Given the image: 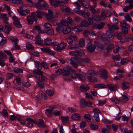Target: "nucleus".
<instances>
[{"label": "nucleus", "instance_id": "obj_1", "mask_svg": "<svg viewBox=\"0 0 133 133\" xmlns=\"http://www.w3.org/2000/svg\"><path fill=\"white\" fill-rule=\"evenodd\" d=\"M34 71V75L36 78L40 81L42 82H46L47 78L43 75L42 72L41 71L42 67H37Z\"/></svg>", "mask_w": 133, "mask_h": 133}, {"label": "nucleus", "instance_id": "obj_2", "mask_svg": "<svg viewBox=\"0 0 133 133\" xmlns=\"http://www.w3.org/2000/svg\"><path fill=\"white\" fill-rule=\"evenodd\" d=\"M34 6L37 9L46 10L48 6L47 3L43 0H39L37 3L35 4Z\"/></svg>", "mask_w": 133, "mask_h": 133}, {"label": "nucleus", "instance_id": "obj_3", "mask_svg": "<svg viewBox=\"0 0 133 133\" xmlns=\"http://www.w3.org/2000/svg\"><path fill=\"white\" fill-rule=\"evenodd\" d=\"M120 25L122 27V33L126 35L128 34V30L130 29V26L127 23L126 21H124L123 22L120 23Z\"/></svg>", "mask_w": 133, "mask_h": 133}, {"label": "nucleus", "instance_id": "obj_4", "mask_svg": "<svg viewBox=\"0 0 133 133\" xmlns=\"http://www.w3.org/2000/svg\"><path fill=\"white\" fill-rule=\"evenodd\" d=\"M48 13L45 14V17L48 21L50 22H52L53 24L55 25H58L59 24L58 22H54L53 19L55 17L53 15L52 11L50 10H48Z\"/></svg>", "mask_w": 133, "mask_h": 133}, {"label": "nucleus", "instance_id": "obj_5", "mask_svg": "<svg viewBox=\"0 0 133 133\" xmlns=\"http://www.w3.org/2000/svg\"><path fill=\"white\" fill-rule=\"evenodd\" d=\"M69 54L71 55L78 57L79 56H83L84 55L85 52L82 50H79L70 51Z\"/></svg>", "mask_w": 133, "mask_h": 133}, {"label": "nucleus", "instance_id": "obj_6", "mask_svg": "<svg viewBox=\"0 0 133 133\" xmlns=\"http://www.w3.org/2000/svg\"><path fill=\"white\" fill-rule=\"evenodd\" d=\"M70 67H65L63 68V71L60 69H59L56 71V74L59 75L62 74L63 75L66 76H68L69 75V72L68 71V70L69 69V68Z\"/></svg>", "mask_w": 133, "mask_h": 133}, {"label": "nucleus", "instance_id": "obj_7", "mask_svg": "<svg viewBox=\"0 0 133 133\" xmlns=\"http://www.w3.org/2000/svg\"><path fill=\"white\" fill-rule=\"evenodd\" d=\"M35 14L34 12L32 13L27 17V21L30 24H32L33 23V19L36 21L37 19L35 16Z\"/></svg>", "mask_w": 133, "mask_h": 133}, {"label": "nucleus", "instance_id": "obj_8", "mask_svg": "<svg viewBox=\"0 0 133 133\" xmlns=\"http://www.w3.org/2000/svg\"><path fill=\"white\" fill-rule=\"evenodd\" d=\"M69 69L68 70V71L69 72V75H71V77L73 79H77L78 77V74L76 73V71L72 68L71 67L69 68Z\"/></svg>", "mask_w": 133, "mask_h": 133}, {"label": "nucleus", "instance_id": "obj_9", "mask_svg": "<svg viewBox=\"0 0 133 133\" xmlns=\"http://www.w3.org/2000/svg\"><path fill=\"white\" fill-rule=\"evenodd\" d=\"M96 46L95 44H92L91 42H89L87 45V51L91 52H93L95 49Z\"/></svg>", "mask_w": 133, "mask_h": 133}, {"label": "nucleus", "instance_id": "obj_10", "mask_svg": "<svg viewBox=\"0 0 133 133\" xmlns=\"http://www.w3.org/2000/svg\"><path fill=\"white\" fill-rule=\"evenodd\" d=\"M25 120L28 122L27 123V127L29 128H31L33 127V123L35 124L37 123V121L36 120H34L32 119L27 118L25 119Z\"/></svg>", "mask_w": 133, "mask_h": 133}, {"label": "nucleus", "instance_id": "obj_11", "mask_svg": "<svg viewBox=\"0 0 133 133\" xmlns=\"http://www.w3.org/2000/svg\"><path fill=\"white\" fill-rule=\"evenodd\" d=\"M99 73L102 78L105 79L108 78V72L106 70L104 69H100L99 71Z\"/></svg>", "mask_w": 133, "mask_h": 133}, {"label": "nucleus", "instance_id": "obj_12", "mask_svg": "<svg viewBox=\"0 0 133 133\" xmlns=\"http://www.w3.org/2000/svg\"><path fill=\"white\" fill-rule=\"evenodd\" d=\"M66 46V43L62 42L59 44L56 48V50L58 52H61L64 50Z\"/></svg>", "mask_w": 133, "mask_h": 133}, {"label": "nucleus", "instance_id": "obj_13", "mask_svg": "<svg viewBox=\"0 0 133 133\" xmlns=\"http://www.w3.org/2000/svg\"><path fill=\"white\" fill-rule=\"evenodd\" d=\"M41 49L42 51L47 52L50 55H53L55 54V52L54 51H51L50 49L48 47L41 48Z\"/></svg>", "mask_w": 133, "mask_h": 133}, {"label": "nucleus", "instance_id": "obj_14", "mask_svg": "<svg viewBox=\"0 0 133 133\" xmlns=\"http://www.w3.org/2000/svg\"><path fill=\"white\" fill-rule=\"evenodd\" d=\"M41 35L39 34H37L36 36V41L35 43L36 44L41 45L43 41L42 39L40 37Z\"/></svg>", "mask_w": 133, "mask_h": 133}, {"label": "nucleus", "instance_id": "obj_15", "mask_svg": "<svg viewBox=\"0 0 133 133\" xmlns=\"http://www.w3.org/2000/svg\"><path fill=\"white\" fill-rule=\"evenodd\" d=\"M12 18L14 21V23L15 25L17 28H21L22 26L20 24V22L16 16H13Z\"/></svg>", "mask_w": 133, "mask_h": 133}, {"label": "nucleus", "instance_id": "obj_16", "mask_svg": "<svg viewBox=\"0 0 133 133\" xmlns=\"http://www.w3.org/2000/svg\"><path fill=\"white\" fill-rule=\"evenodd\" d=\"M114 30H112L109 29L107 31V35L108 38H111L114 37Z\"/></svg>", "mask_w": 133, "mask_h": 133}, {"label": "nucleus", "instance_id": "obj_17", "mask_svg": "<svg viewBox=\"0 0 133 133\" xmlns=\"http://www.w3.org/2000/svg\"><path fill=\"white\" fill-rule=\"evenodd\" d=\"M74 12L80 15H82L83 17H85V15H86L85 14L84 11L80 10H79L78 8H76L74 9Z\"/></svg>", "mask_w": 133, "mask_h": 133}, {"label": "nucleus", "instance_id": "obj_18", "mask_svg": "<svg viewBox=\"0 0 133 133\" xmlns=\"http://www.w3.org/2000/svg\"><path fill=\"white\" fill-rule=\"evenodd\" d=\"M105 24L104 22H101L99 24H96L94 26V28L96 29L101 30L104 27Z\"/></svg>", "mask_w": 133, "mask_h": 133}, {"label": "nucleus", "instance_id": "obj_19", "mask_svg": "<svg viewBox=\"0 0 133 133\" xmlns=\"http://www.w3.org/2000/svg\"><path fill=\"white\" fill-rule=\"evenodd\" d=\"M12 29V27L8 25H5L4 26V31L7 33L8 34H9Z\"/></svg>", "mask_w": 133, "mask_h": 133}, {"label": "nucleus", "instance_id": "obj_20", "mask_svg": "<svg viewBox=\"0 0 133 133\" xmlns=\"http://www.w3.org/2000/svg\"><path fill=\"white\" fill-rule=\"evenodd\" d=\"M17 10L19 14L22 16H25L27 14H29L30 11L28 10H20L17 9Z\"/></svg>", "mask_w": 133, "mask_h": 133}, {"label": "nucleus", "instance_id": "obj_21", "mask_svg": "<svg viewBox=\"0 0 133 133\" xmlns=\"http://www.w3.org/2000/svg\"><path fill=\"white\" fill-rule=\"evenodd\" d=\"M34 63L36 66H48L44 62L40 63L39 61H35Z\"/></svg>", "mask_w": 133, "mask_h": 133}, {"label": "nucleus", "instance_id": "obj_22", "mask_svg": "<svg viewBox=\"0 0 133 133\" xmlns=\"http://www.w3.org/2000/svg\"><path fill=\"white\" fill-rule=\"evenodd\" d=\"M80 116L78 113H75L72 114L71 116V118L73 120H78L80 119Z\"/></svg>", "mask_w": 133, "mask_h": 133}, {"label": "nucleus", "instance_id": "obj_23", "mask_svg": "<svg viewBox=\"0 0 133 133\" xmlns=\"http://www.w3.org/2000/svg\"><path fill=\"white\" fill-rule=\"evenodd\" d=\"M107 27L109 29H110L112 30H114V29L116 30H118L119 28L117 25H116L114 24L111 25L109 24H107Z\"/></svg>", "mask_w": 133, "mask_h": 133}, {"label": "nucleus", "instance_id": "obj_24", "mask_svg": "<svg viewBox=\"0 0 133 133\" xmlns=\"http://www.w3.org/2000/svg\"><path fill=\"white\" fill-rule=\"evenodd\" d=\"M33 29L34 31H38V32L39 34L44 33V31L41 30V27L38 25H37L34 26L33 28Z\"/></svg>", "mask_w": 133, "mask_h": 133}, {"label": "nucleus", "instance_id": "obj_25", "mask_svg": "<svg viewBox=\"0 0 133 133\" xmlns=\"http://www.w3.org/2000/svg\"><path fill=\"white\" fill-rule=\"evenodd\" d=\"M107 86L111 91H114L117 88L116 85L111 84H108L107 85Z\"/></svg>", "mask_w": 133, "mask_h": 133}, {"label": "nucleus", "instance_id": "obj_26", "mask_svg": "<svg viewBox=\"0 0 133 133\" xmlns=\"http://www.w3.org/2000/svg\"><path fill=\"white\" fill-rule=\"evenodd\" d=\"M36 15L38 18L42 17V16L44 14V12L40 10H37L36 12Z\"/></svg>", "mask_w": 133, "mask_h": 133}, {"label": "nucleus", "instance_id": "obj_27", "mask_svg": "<svg viewBox=\"0 0 133 133\" xmlns=\"http://www.w3.org/2000/svg\"><path fill=\"white\" fill-rule=\"evenodd\" d=\"M81 4L85 8H87L89 7V4L84 0H78Z\"/></svg>", "mask_w": 133, "mask_h": 133}, {"label": "nucleus", "instance_id": "obj_28", "mask_svg": "<svg viewBox=\"0 0 133 133\" xmlns=\"http://www.w3.org/2000/svg\"><path fill=\"white\" fill-rule=\"evenodd\" d=\"M61 119L62 122L64 124L68 123L69 121L68 116H63L61 117Z\"/></svg>", "mask_w": 133, "mask_h": 133}, {"label": "nucleus", "instance_id": "obj_29", "mask_svg": "<svg viewBox=\"0 0 133 133\" xmlns=\"http://www.w3.org/2000/svg\"><path fill=\"white\" fill-rule=\"evenodd\" d=\"M129 62V59L127 58H125L121 59L120 63L121 64L125 65L127 64Z\"/></svg>", "mask_w": 133, "mask_h": 133}, {"label": "nucleus", "instance_id": "obj_30", "mask_svg": "<svg viewBox=\"0 0 133 133\" xmlns=\"http://www.w3.org/2000/svg\"><path fill=\"white\" fill-rule=\"evenodd\" d=\"M79 46L78 44H75L69 46V48L70 50H76L78 49Z\"/></svg>", "mask_w": 133, "mask_h": 133}, {"label": "nucleus", "instance_id": "obj_31", "mask_svg": "<svg viewBox=\"0 0 133 133\" xmlns=\"http://www.w3.org/2000/svg\"><path fill=\"white\" fill-rule=\"evenodd\" d=\"M9 59L10 62L11 63H12V64H11L12 66L15 65V64L17 63V62H15V59L12 56H10Z\"/></svg>", "mask_w": 133, "mask_h": 133}, {"label": "nucleus", "instance_id": "obj_32", "mask_svg": "<svg viewBox=\"0 0 133 133\" xmlns=\"http://www.w3.org/2000/svg\"><path fill=\"white\" fill-rule=\"evenodd\" d=\"M94 88H99L101 89L106 88V86L105 84L102 83L95 84L94 85Z\"/></svg>", "mask_w": 133, "mask_h": 133}, {"label": "nucleus", "instance_id": "obj_33", "mask_svg": "<svg viewBox=\"0 0 133 133\" xmlns=\"http://www.w3.org/2000/svg\"><path fill=\"white\" fill-rule=\"evenodd\" d=\"M13 83L15 85H19L21 83V79L19 76L16 77L13 81Z\"/></svg>", "mask_w": 133, "mask_h": 133}, {"label": "nucleus", "instance_id": "obj_34", "mask_svg": "<svg viewBox=\"0 0 133 133\" xmlns=\"http://www.w3.org/2000/svg\"><path fill=\"white\" fill-rule=\"evenodd\" d=\"M81 90L82 91H84L88 90L89 89V87L85 85H82L80 86Z\"/></svg>", "mask_w": 133, "mask_h": 133}, {"label": "nucleus", "instance_id": "obj_35", "mask_svg": "<svg viewBox=\"0 0 133 133\" xmlns=\"http://www.w3.org/2000/svg\"><path fill=\"white\" fill-rule=\"evenodd\" d=\"M88 74L91 76H95L98 74V73L95 71L90 70L88 71Z\"/></svg>", "mask_w": 133, "mask_h": 133}, {"label": "nucleus", "instance_id": "obj_36", "mask_svg": "<svg viewBox=\"0 0 133 133\" xmlns=\"http://www.w3.org/2000/svg\"><path fill=\"white\" fill-rule=\"evenodd\" d=\"M128 97L125 95H122V96L119 98V101L122 102L127 101L129 99Z\"/></svg>", "mask_w": 133, "mask_h": 133}, {"label": "nucleus", "instance_id": "obj_37", "mask_svg": "<svg viewBox=\"0 0 133 133\" xmlns=\"http://www.w3.org/2000/svg\"><path fill=\"white\" fill-rule=\"evenodd\" d=\"M7 58V56L5 54L0 52V60L5 61Z\"/></svg>", "mask_w": 133, "mask_h": 133}, {"label": "nucleus", "instance_id": "obj_38", "mask_svg": "<svg viewBox=\"0 0 133 133\" xmlns=\"http://www.w3.org/2000/svg\"><path fill=\"white\" fill-rule=\"evenodd\" d=\"M116 37L119 40H122L123 39L122 33L120 32H117Z\"/></svg>", "mask_w": 133, "mask_h": 133}, {"label": "nucleus", "instance_id": "obj_39", "mask_svg": "<svg viewBox=\"0 0 133 133\" xmlns=\"http://www.w3.org/2000/svg\"><path fill=\"white\" fill-rule=\"evenodd\" d=\"M44 43L47 46L51 44H52L51 39L49 38H46L44 41Z\"/></svg>", "mask_w": 133, "mask_h": 133}, {"label": "nucleus", "instance_id": "obj_40", "mask_svg": "<svg viewBox=\"0 0 133 133\" xmlns=\"http://www.w3.org/2000/svg\"><path fill=\"white\" fill-rule=\"evenodd\" d=\"M129 83L128 82L125 81L124 82L122 83V87L124 89H127L129 87Z\"/></svg>", "mask_w": 133, "mask_h": 133}, {"label": "nucleus", "instance_id": "obj_41", "mask_svg": "<svg viewBox=\"0 0 133 133\" xmlns=\"http://www.w3.org/2000/svg\"><path fill=\"white\" fill-rule=\"evenodd\" d=\"M89 23L86 20H82L80 23V25L82 26L87 27Z\"/></svg>", "mask_w": 133, "mask_h": 133}, {"label": "nucleus", "instance_id": "obj_42", "mask_svg": "<svg viewBox=\"0 0 133 133\" xmlns=\"http://www.w3.org/2000/svg\"><path fill=\"white\" fill-rule=\"evenodd\" d=\"M79 44L81 47H83L85 46V40L82 38L80 39L79 41Z\"/></svg>", "mask_w": 133, "mask_h": 133}, {"label": "nucleus", "instance_id": "obj_43", "mask_svg": "<svg viewBox=\"0 0 133 133\" xmlns=\"http://www.w3.org/2000/svg\"><path fill=\"white\" fill-rule=\"evenodd\" d=\"M45 113L46 115L49 117H51L52 115V110H51L48 109L46 110Z\"/></svg>", "mask_w": 133, "mask_h": 133}, {"label": "nucleus", "instance_id": "obj_44", "mask_svg": "<svg viewBox=\"0 0 133 133\" xmlns=\"http://www.w3.org/2000/svg\"><path fill=\"white\" fill-rule=\"evenodd\" d=\"M126 21H128L131 22L132 21V19L131 18L129 15L128 13L126 14L124 16Z\"/></svg>", "mask_w": 133, "mask_h": 133}, {"label": "nucleus", "instance_id": "obj_45", "mask_svg": "<svg viewBox=\"0 0 133 133\" xmlns=\"http://www.w3.org/2000/svg\"><path fill=\"white\" fill-rule=\"evenodd\" d=\"M44 26L46 30L51 29L52 28L51 25L48 23H46L44 25Z\"/></svg>", "mask_w": 133, "mask_h": 133}, {"label": "nucleus", "instance_id": "obj_46", "mask_svg": "<svg viewBox=\"0 0 133 133\" xmlns=\"http://www.w3.org/2000/svg\"><path fill=\"white\" fill-rule=\"evenodd\" d=\"M111 101L113 103L116 104L119 103V100H118L115 97H113L111 98Z\"/></svg>", "mask_w": 133, "mask_h": 133}, {"label": "nucleus", "instance_id": "obj_47", "mask_svg": "<svg viewBox=\"0 0 133 133\" xmlns=\"http://www.w3.org/2000/svg\"><path fill=\"white\" fill-rule=\"evenodd\" d=\"M18 43H14V45L11 49V50L13 51L14 50H19L20 49V47L17 45Z\"/></svg>", "mask_w": 133, "mask_h": 133}, {"label": "nucleus", "instance_id": "obj_48", "mask_svg": "<svg viewBox=\"0 0 133 133\" xmlns=\"http://www.w3.org/2000/svg\"><path fill=\"white\" fill-rule=\"evenodd\" d=\"M65 20L66 21L68 25L70 24L72 25L73 21L72 18L69 17H67L65 19Z\"/></svg>", "mask_w": 133, "mask_h": 133}, {"label": "nucleus", "instance_id": "obj_49", "mask_svg": "<svg viewBox=\"0 0 133 133\" xmlns=\"http://www.w3.org/2000/svg\"><path fill=\"white\" fill-rule=\"evenodd\" d=\"M50 3L53 5L55 7L58 6V5L57 3L58 2V1H57L56 0H49Z\"/></svg>", "mask_w": 133, "mask_h": 133}, {"label": "nucleus", "instance_id": "obj_50", "mask_svg": "<svg viewBox=\"0 0 133 133\" xmlns=\"http://www.w3.org/2000/svg\"><path fill=\"white\" fill-rule=\"evenodd\" d=\"M76 58H71L70 59L71 61L70 63L72 64V65L75 66H76Z\"/></svg>", "mask_w": 133, "mask_h": 133}, {"label": "nucleus", "instance_id": "obj_51", "mask_svg": "<svg viewBox=\"0 0 133 133\" xmlns=\"http://www.w3.org/2000/svg\"><path fill=\"white\" fill-rule=\"evenodd\" d=\"M114 45L113 44H111L108 45L107 48H106V49L107 51L109 52H110L112 49L113 48Z\"/></svg>", "mask_w": 133, "mask_h": 133}, {"label": "nucleus", "instance_id": "obj_52", "mask_svg": "<svg viewBox=\"0 0 133 133\" xmlns=\"http://www.w3.org/2000/svg\"><path fill=\"white\" fill-rule=\"evenodd\" d=\"M87 78L89 81L91 82H95L97 81L96 78L95 77L89 76Z\"/></svg>", "mask_w": 133, "mask_h": 133}, {"label": "nucleus", "instance_id": "obj_53", "mask_svg": "<svg viewBox=\"0 0 133 133\" xmlns=\"http://www.w3.org/2000/svg\"><path fill=\"white\" fill-rule=\"evenodd\" d=\"M26 47L28 49L33 50L34 49V47L32 44L30 43H28L26 44Z\"/></svg>", "mask_w": 133, "mask_h": 133}, {"label": "nucleus", "instance_id": "obj_54", "mask_svg": "<svg viewBox=\"0 0 133 133\" xmlns=\"http://www.w3.org/2000/svg\"><path fill=\"white\" fill-rule=\"evenodd\" d=\"M93 117L96 121L98 122L100 121L98 114L97 113L95 114L93 116Z\"/></svg>", "mask_w": 133, "mask_h": 133}, {"label": "nucleus", "instance_id": "obj_55", "mask_svg": "<svg viewBox=\"0 0 133 133\" xmlns=\"http://www.w3.org/2000/svg\"><path fill=\"white\" fill-rule=\"evenodd\" d=\"M38 124L40 127H45L44 123V121L42 119H40L38 122Z\"/></svg>", "mask_w": 133, "mask_h": 133}, {"label": "nucleus", "instance_id": "obj_56", "mask_svg": "<svg viewBox=\"0 0 133 133\" xmlns=\"http://www.w3.org/2000/svg\"><path fill=\"white\" fill-rule=\"evenodd\" d=\"M112 58L114 61H117L120 59V57L119 55H114L112 56Z\"/></svg>", "mask_w": 133, "mask_h": 133}, {"label": "nucleus", "instance_id": "obj_57", "mask_svg": "<svg viewBox=\"0 0 133 133\" xmlns=\"http://www.w3.org/2000/svg\"><path fill=\"white\" fill-rule=\"evenodd\" d=\"M84 118L87 121L90 122L91 121L90 116L88 114H85L84 115Z\"/></svg>", "mask_w": 133, "mask_h": 133}, {"label": "nucleus", "instance_id": "obj_58", "mask_svg": "<svg viewBox=\"0 0 133 133\" xmlns=\"http://www.w3.org/2000/svg\"><path fill=\"white\" fill-rule=\"evenodd\" d=\"M46 92L48 95L50 96H52L54 95V91L52 90L47 89L46 90Z\"/></svg>", "mask_w": 133, "mask_h": 133}, {"label": "nucleus", "instance_id": "obj_59", "mask_svg": "<svg viewBox=\"0 0 133 133\" xmlns=\"http://www.w3.org/2000/svg\"><path fill=\"white\" fill-rule=\"evenodd\" d=\"M119 46L117 45L113 49V51L115 54H116L118 52L119 50Z\"/></svg>", "mask_w": 133, "mask_h": 133}, {"label": "nucleus", "instance_id": "obj_60", "mask_svg": "<svg viewBox=\"0 0 133 133\" xmlns=\"http://www.w3.org/2000/svg\"><path fill=\"white\" fill-rule=\"evenodd\" d=\"M78 78L82 82H84L85 80V77L82 74H78Z\"/></svg>", "mask_w": 133, "mask_h": 133}, {"label": "nucleus", "instance_id": "obj_61", "mask_svg": "<svg viewBox=\"0 0 133 133\" xmlns=\"http://www.w3.org/2000/svg\"><path fill=\"white\" fill-rule=\"evenodd\" d=\"M85 97L86 98L89 99H93V97L90 94L86 93L85 94Z\"/></svg>", "mask_w": 133, "mask_h": 133}, {"label": "nucleus", "instance_id": "obj_62", "mask_svg": "<svg viewBox=\"0 0 133 133\" xmlns=\"http://www.w3.org/2000/svg\"><path fill=\"white\" fill-rule=\"evenodd\" d=\"M63 26H58L56 28V30L58 32H61L63 31Z\"/></svg>", "mask_w": 133, "mask_h": 133}, {"label": "nucleus", "instance_id": "obj_63", "mask_svg": "<svg viewBox=\"0 0 133 133\" xmlns=\"http://www.w3.org/2000/svg\"><path fill=\"white\" fill-rule=\"evenodd\" d=\"M89 9L90 10L92 14H94L97 13V12L94 8L92 6H91L89 8Z\"/></svg>", "mask_w": 133, "mask_h": 133}, {"label": "nucleus", "instance_id": "obj_64", "mask_svg": "<svg viewBox=\"0 0 133 133\" xmlns=\"http://www.w3.org/2000/svg\"><path fill=\"white\" fill-rule=\"evenodd\" d=\"M14 71L16 73H23V70L19 68H18L17 69L15 68L14 69Z\"/></svg>", "mask_w": 133, "mask_h": 133}]
</instances>
